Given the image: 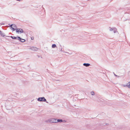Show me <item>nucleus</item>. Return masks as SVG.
I'll use <instances>...</instances> for the list:
<instances>
[{
    "label": "nucleus",
    "instance_id": "nucleus-1",
    "mask_svg": "<svg viewBox=\"0 0 130 130\" xmlns=\"http://www.w3.org/2000/svg\"><path fill=\"white\" fill-rule=\"evenodd\" d=\"M16 32L17 33L19 34V33H22L23 32V30L21 28L17 29H16Z\"/></svg>",
    "mask_w": 130,
    "mask_h": 130
},
{
    "label": "nucleus",
    "instance_id": "nucleus-2",
    "mask_svg": "<svg viewBox=\"0 0 130 130\" xmlns=\"http://www.w3.org/2000/svg\"><path fill=\"white\" fill-rule=\"evenodd\" d=\"M10 27H11L12 30L13 31L15 30H16V28H17L16 25L15 24L11 25H10Z\"/></svg>",
    "mask_w": 130,
    "mask_h": 130
},
{
    "label": "nucleus",
    "instance_id": "nucleus-3",
    "mask_svg": "<svg viewBox=\"0 0 130 130\" xmlns=\"http://www.w3.org/2000/svg\"><path fill=\"white\" fill-rule=\"evenodd\" d=\"M38 100L39 101H42L45 102V101H46V99L44 97H42V98H39L38 99Z\"/></svg>",
    "mask_w": 130,
    "mask_h": 130
},
{
    "label": "nucleus",
    "instance_id": "nucleus-4",
    "mask_svg": "<svg viewBox=\"0 0 130 130\" xmlns=\"http://www.w3.org/2000/svg\"><path fill=\"white\" fill-rule=\"evenodd\" d=\"M31 48L32 50L37 51L38 50V48L36 47H32Z\"/></svg>",
    "mask_w": 130,
    "mask_h": 130
},
{
    "label": "nucleus",
    "instance_id": "nucleus-5",
    "mask_svg": "<svg viewBox=\"0 0 130 130\" xmlns=\"http://www.w3.org/2000/svg\"><path fill=\"white\" fill-rule=\"evenodd\" d=\"M90 64L89 63H84L83 65L86 67H88L90 66Z\"/></svg>",
    "mask_w": 130,
    "mask_h": 130
},
{
    "label": "nucleus",
    "instance_id": "nucleus-6",
    "mask_svg": "<svg viewBox=\"0 0 130 130\" xmlns=\"http://www.w3.org/2000/svg\"><path fill=\"white\" fill-rule=\"evenodd\" d=\"M56 47V45L55 44H53L52 46V47L53 48H55Z\"/></svg>",
    "mask_w": 130,
    "mask_h": 130
},
{
    "label": "nucleus",
    "instance_id": "nucleus-7",
    "mask_svg": "<svg viewBox=\"0 0 130 130\" xmlns=\"http://www.w3.org/2000/svg\"><path fill=\"white\" fill-rule=\"evenodd\" d=\"M20 41L21 42H24L25 41V40L24 39H21Z\"/></svg>",
    "mask_w": 130,
    "mask_h": 130
},
{
    "label": "nucleus",
    "instance_id": "nucleus-8",
    "mask_svg": "<svg viewBox=\"0 0 130 130\" xmlns=\"http://www.w3.org/2000/svg\"><path fill=\"white\" fill-rule=\"evenodd\" d=\"M127 86H128V88H130V82L128 83V84L127 85Z\"/></svg>",
    "mask_w": 130,
    "mask_h": 130
},
{
    "label": "nucleus",
    "instance_id": "nucleus-9",
    "mask_svg": "<svg viewBox=\"0 0 130 130\" xmlns=\"http://www.w3.org/2000/svg\"><path fill=\"white\" fill-rule=\"evenodd\" d=\"M11 37L13 39H15L17 38L15 37L11 36Z\"/></svg>",
    "mask_w": 130,
    "mask_h": 130
},
{
    "label": "nucleus",
    "instance_id": "nucleus-10",
    "mask_svg": "<svg viewBox=\"0 0 130 130\" xmlns=\"http://www.w3.org/2000/svg\"><path fill=\"white\" fill-rule=\"evenodd\" d=\"M17 39L18 40H20V41L21 40V39H21L19 37H17Z\"/></svg>",
    "mask_w": 130,
    "mask_h": 130
},
{
    "label": "nucleus",
    "instance_id": "nucleus-11",
    "mask_svg": "<svg viewBox=\"0 0 130 130\" xmlns=\"http://www.w3.org/2000/svg\"><path fill=\"white\" fill-rule=\"evenodd\" d=\"M62 120H59L58 119L57 121L58 122H61L62 121Z\"/></svg>",
    "mask_w": 130,
    "mask_h": 130
},
{
    "label": "nucleus",
    "instance_id": "nucleus-12",
    "mask_svg": "<svg viewBox=\"0 0 130 130\" xmlns=\"http://www.w3.org/2000/svg\"><path fill=\"white\" fill-rule=\"evenodd\" d=\"M91 95H94V92L93 91L91 92Z\"/></svg>",
    "mask_w": 130,
    "mask_h": 130
},
{
    "label": "nucleus",
    "instance_id": "nucleus-13",
    "mask_svg": "<svg viewBox=\"0 0 130 130\" xmlns=\"http://www.w3.org/2000/svg\"><path fill=\"white\" fill-rule=\"evenodd\" d=\"M31 38L32 40H33L34 39V37H31Z\"/></svg>",
    "mask_w": 130,
    "mask_h": 130
}]
</instances>
